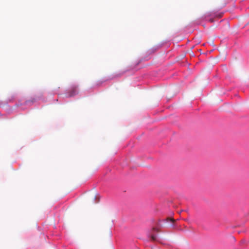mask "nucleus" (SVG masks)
Masks as SVG:
<instances>
[{
    "mask_svg": "<svg viewBox=\"0 0 249 249\" xmlns=\"http://www.w3.org/2000/svg\"><path fill=\"white\" fill-rule=\"evenodd\" d=\"M78 93L77 87L76 86L72 87L68 92V96L72 97Z\"/></svg>",
    "mask_w": 249,
    "mask_h": 249,
    "instance_id": "obj_1",
    "label": "nucleus"
},
{
    "mask_svg": "<svg viewBox=\"0 0 249 249\" xmlns=\"http://www.w3.org/2000/svg\"><path fill=\"white\" fill-rule=\"evenodd\" d=\"M94 198H95V199H97V196H94Z\"/></svg>",
    "mask_w": 249,
    "mask_h": 249,
    "instance_id": "obj_5",
    "label": "nucleus"
},
{
    "mask_svg": "<svg viewBox=\"0 0 249 249\" xmlns=\"http://www.w3.org/2000/svg\"><path fill=\"white\" fill-rule=\"evenodd\" d=\"M165 220L167 222H172L173 223L175 222V220L174 219L169 217L167 218Z\"/></svg>",
    "mask_w": 249,
    "mask_h": 249,
    "instance_id": "obj_2",
    "label": "nucleus"
},
{
    "mask_svg": "<svg viewBox=\"0 0 249 249\" xmlns=\"http://www.w3.org/2000/svg\"><path fill=\"white\" fill-rule=\"evenodd\" d=\"M98 201H99V200H98V199H97V200L95 202V203H97V202H98Z\"/></svg>",
    "mask_w": 249,
    "mask_h": 249,
    "instance_id": "obj_4",
    "label": "nucleus"
},
{
    "mask_svg": "<svg viewBox=\"0 0 249 249\" xmlns=\"http://www.w3.org/2000/svg\"><path fill=\"white\" fill-rule=\"evenodd\" d=\"M151 239L152 241H157V236L154 235H152L151 236Z\"/></svg>",
    "mask_w": 249,
    "mask_h": 249,
    "instance_id": "obj_3",
    "label": "nucleus"
}]
</instances>
